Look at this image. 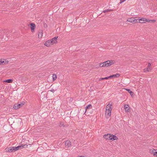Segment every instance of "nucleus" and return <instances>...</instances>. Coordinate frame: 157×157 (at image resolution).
Returning a JSON list of instances; mask_svg holds the SVG:
<instances>
[{"label":"nucleus","instance_id":"1","mask_svg":"<svg viewBox=\"0 0 157 157\" xmlns=\"http://www.w3.org/2000/svg\"><path fill=\"white\" fill-rule=\"evenodd\" d=\"M112 105V104H108L106 106L105 108V115H107L108 117L110 116L111 114Z\"/></svg>","mask_w":157,"mask_h":157},{"label":"nucleus","instance_id":"2","mask_svg":"<svg viewBox=\"0 0 157 157\" xmlns=\"http://www.w3.org/2000/svg\"><path fill=\"white\" fill-rule=\"evenodd\" d=\"M114 63V61L112 60H108L102 63V66L108 67L110 66Z\"/></svg>","mask_w":157,"mask_h":157},{"label":"nucleus","instance_id":"3","mask_svg":"<svg viewBox=\"0 0 157 157\" xmlns=\"http://www.w3.org/2000/svg\"><path fill=\"white\" fill-rule=\"evenodd\" d=\"M25 102L24 101H22L20 103H16L14 105L13 108L15 109H17L22 107V106L25 104Z\"/></svg>","mask_w":157,"mask_h":157},{"label":"nucleus","instance_id":"4","mask_svg":"<svg viewBox=\"0 0 157 157\" xmlns=\"http://www.w3.org/2000/svg\"><path fill=\"white\" fill-rule=\"evenodd\" d=\"M127 21H128L132 23V22H135V23H138V19H135V18L134 17H131L130 18H128Z\"/></svg>","mask_w":157,"mask_h":157},{"label":"nucleus","instance_id":"5","mask_svg":"<svg viewBox=\"0 0 157 157\" xmlns=\"http://www.w3.org/2000/svg\"><path fill=\"white\" fill-rule=\"evenodd\" d=\"M13 147H7L5 149V151L7 152H14V149H13Z\"/></svg>","mask_w":157,"mask_h":157},{"label":"nucleus","instance_id":"6","mask_svg":"<svg viewBox=\"0 0 157 157\" xmlns=\"http://www.w3.org/2000/svg\"><path fill=\"white\" fill-rule=\"evenodd\" d=\"M57 38L58 36L55 37L51 40H50V42L51 43V45L53 44H56L57 42Z\"/></svg>","mask_w":157,"mask_h":157},{"label":"nucleus","instance_id":"7","mask_svg":"<svg viewBox=\"0 0 157 157\" xmlns=\"http://www.w3.org/2000/svg\"><path fill=\"white\" fill-rule=\"evenodd\" d=\"M147 21V19L144 18L138 19V22L140 23H143L144 22V21Z\"/></svg>","mask_w":157,"mask_h":157},{"label":"nucleus","instance_id":"8","mask_svg":"<svg viewBox=\"0 0 157 157\" xmlns=\"http://www.w3.org/2000/svg\"><path fill=\"white\" fill-rule=\"evenodd\" d=\"M35 27V25L33 23H31L30 24V28L32 32L34 31V28Z\"/></svg>","mask_w":157,"mask_h":157},{"label":"nucleus","instance_id":"9","mask_svg":"<svg viewBox=\"0 0 157 157\" xmlns=\"http://www.w3.org/2000/svg\"><path fill=\"white\" fill-rule=\"evenodd\" d=\"M65 146L67 147H69L71 146V142L69 140H67L65 141Z\"/></svg>","mask_w":157,"mask_h":157},{"label":"nucleus","instance_id":"10","mask_svg":"<svg viewBox=\"0 0 157 157\" xmlns=\"http://www.w3.org/2000/svg\"><path fill=\"white\" fill-rule=\"evenodd\" d=\"M117 139L118 138L116 136L110 134V140H115Z\"/></svg>","mask_w":157,"mask_h":157},{"label":"nucleus","instance_id":"11","mask_svg":"<svg viewBox=\"0 0 157 157\" xmlns=\"http://www.w3.org/2000/svg\"><path fill=\"white\" fill-rule=\"evenodd\" d=\"M7 63V62L6 60L4 59H0V65L5 64Z\"/></svg>","mask_w":157,"mask_h":157},{"label":"nucleus","instance_id":"12","mask_svg":"<svg viewBox=\"0 0 157 157\" xmlns=\"http://www.w3.org/2000/svg\"><path fill=\"white\" fill-rule=\"evenodd\" d=\"M103 137L106 140H110V134H105L104 135Z\"/></svg>","mask_w":157,"mask_h":157},{"label":"nucleus","instance_id":"13","mask_svg":"<svg viewBox=\"0 0 157 157\" xmlns=\"http://www.w3.org/2000/svg\"><path fill=\"white\" fill-rule=\"evenodd\" d=\"M50 40L47 41L45 43L44 45L47 46H49L51 45V43L50 41Z\"/></svg>","mask_w":157,"mask_h":157},{"label":"nucleus","instance_id":"14","mask_svg":"<svg viewBox=\"0 0 157 157\" xmlns=\"http://www.w3.org/2000/svg\"><path fill=\"white\" fill-rule=\"evenodd\" d=\"M151 63H149L148 64L147 67L146 69H144V71H149L150 70H151L150 68V67L151 66Z\"/></svg>","mask_w":157,"mask_h":157},{"label":"nucleus","instance_id":"15","mask_svg":"<svg viewBox=\"0 0 157 157\" xmlns=\"http://www.w3.org/2000/svg\"><path fill=\"white\" fill-rule=\"evenodd\" d=\"M13 149H14V151H15L19 149H22L21 148V145L18 146L17 147H13Z\"/></svg>","mask_w":157,"mask_h":157},{"label":"nucleus","instance_id":"16","mask_svg":"<svg viewBox=\"0 0 157 157\" xmlns=\"http://www.w3.org/2000/svg\"><path fill=\"white\" fill-rule=\"evenodd\" d=\"M42 36V30H40L39 32V33L38 34V37L40 38H41Z\"/></svg>","mask_w":157,"mask_h":157},{"label":"nucleus","instance_id":"17","mask_svg":"<svg viewBox=\"0 0 157 157\" xmlns=\"http://www.w3.org/2000/svg\"><path fill=\"white\" fill-rule=\"evenodd\" d=\"M3 81L4 82H7L8 83H11L12 82L13 80L11 79H8L6 80H4Z\"/></svg>","mask_w":157,"mask_h":157},{"label":"nucleus","instance_id":"18","mask_svg":"<svg viewBox=\"0 0 157 157\" xmlns=\"http://www.w3.org/2000/svg\"><path fill=\"white\" fill-rule=\"evenodd\" d=\"M91 107H92V106H91V104H89L88 105L86 106L85 108L86 110H85V113H86V112L87 111V110L88 109H90L91 108Z\"/></svg>","mask_w":157,"mask_h":157},{"label":"nucleus","instance_id":"19","mask_svg":"<svg viewBox=\"0 0 157 157\" xmlns=\"http://www.w3.org/2000/svg\"><path fill=\"white\" fill-rule=\"evenodd\" d=\"M128 107H129V106L128 105H125L124 109L125 110V111L127 112L128 111V110H129Z\"/></svg>","mask_w":157,"mask_h":157},{"label":"nucleus","instance_id":"20","mask_svg":"<svg viewBox=\"0 0 157 157\" xmlns=\"http://www.w3.org/2000/svg\"><path fill=\"white\" fill-rule=\"evenodd\" d=\"M126 90L130 93V94L131 96L133 95L134 93L131 91L129 89H126Z\"/></svg>","mask_w":157,"mask_h":157},{"label":"nucleus","instance_id":"21","mask_svg":"<svg viewBox=\"0 0 157 157\" xmlns=\"http://www.w3.org/2000/svg\"><path fill=\"white\" fill-rule=\"evenodd\" d=\"M156 21V20H147V21L146 22H148L150 23H155Z\"/></svg>","mask_w":157,"mask_h":157},{"label":"nucleus","instance_id":"22","mask_svg":"<svg viewBox=\"0 0 157 157\" xmlns=\"http://www.w3.org/2000/svg\"><path fill=\"white\" fill-rule=\"evenodd\" d=\"M52 75H53L52 77H53V80H55L57 78L56 75L55 74H53Z\"/></svg>","mask_w":157,"mask_h":157},{"label":"nucleus","instance_id":"23","mask_svg":"<svg viewBox=\"0 0 157 157\" xmlns=\"http://www.w3.org/2000/svg\"><path fill=\"white\" fill-rule=\"evenodd\" d=\"M21 148L22 149L23 148H27V145L25 144L24 145H21Z\"/></svg>","mask_w":157,"mask_h":157},{"label":"nucleus","instance_id":"24","mask_svg":"<svg viewBox=\"0 0 157 157\" xmlns=\"http://www.w3.org/2000/svg\"><path fill=\"white\" fill-rule=\"evenodd\" d=\"M109 78V76L108 77H106L104 78H99V80H101L103 79H107Z\"/></svg>","mask_w":157,"mask_h":157},{"label":"nucleus","instance_id":"25","mask_svg":"<svg viewBox=\"0 0 157 157\" xmlns=\"http://www.w3.org/2000/svg\"><path fill=\"white\" fill-rule=\"evenodd\" d=\"M109 78H114L116 77V75H113L109 76Z\"/></svg>","mask_w":157,"mask_h":157},{"label":"nucleus","instance_id":"26","mask_svg":"<svg viewBox=\"0 0 157 157\" xmlns=\"http://www.w3.org/2000/svg\"><path fill=\"white\" fill-rule=\"evenodd\" d=\"M111 11V10L107 9V10H104L103 11V12L104 13H106V12H108L109 11Z\"/></svg>","mask_w":157,"mask_h":157},{"label":"nucleus","instance_id":"27","mask_svg":"<svg viewBox=\"0 0 157 157\" xmlns=\"http://www.w3.org/2000/svg\"><path fill=\"white\" fill-rule=\"evenodd\" d=\"M156 152V150L153 149V150L152 151H151V153H153L154 155V153H155V152Z\"/></svg>","mask_w":157,"mask_h":157},{"label":"nucleus","instance_id":"28","mask_svg":"<svg viewBox=\"0 0 157 157\" xmlns=\"http://www.w3.org/2000/svg\"><path fill=\"white\" fill-rule=\"evenodd\" d=\"M115 75H116V77H118L120 76V74L117 73H116Z\"/></svg>","mask_w":157,"mask_h":157},{"label":"nucleus","instance_id":"29","mask_svg":"<svg viewBox=\"0 0 157 157\" xmlns=\"http://www.w3.org/2000/svg\"><path fill=\"white\" fill-rule=\"evenodd\" d=\"M3 37H4V35H3V34H2V35L0 34V38H1V39L3 38Z\"/></svg>","mask_w":157,"mask_h":157},{"label":"nucleus","instance_id":"30","mask_svg":"<svg viewBox=\"0 0 157 157\" xmlns=\"http://www.w3.org/2000/svg\"><path fill=\"white\" fill-rule=\"evenodd\" d=\"M49 91L52 92L53 93L54 92V90L53 89H51L50 90H49L48 91V92H49Z\"/></svg>","mask_w":157,"mask_h":157},{"label":"nucleus","instance_id":"31","mask_svg":"<svg viewBox=\"0 0 157 157\" xmlns=\"http://www.w3.org/2000/svg\"><path fill=\"white\" fill-rule=\"evenodd\" d=\"M155 153H154V155L157 157V151L156 152H155Z\"/></svg>","mask_w":157,"mask_h":157},{"label":"nucleus","instance_id":"32","mask_svg":"<svg viewBox=\"0 0 157 157\" xmlns=\"http://www.w3.org/2000/svg\"><path fill=\"white\" fill-rule=\"evenodd\" d=\"M125 0H121V2H120V3H121L122 2H124Z\"/></svg>","mask_w":157,"mask_h":157},{"label":"nucleus","instance_id":"33","mask_svg":"<svg viewBox=\"0 0 157 157\" xmlns=\"http://www.w3.org/2000/svg\"><path fill=\"white\" fill-rule=\"evenodd\" d=\"M102 63H100V64L99 66H100V67H103V66H102Z\"/></svg>","mask_w":157,"mask_h":157},{"label":"nucleus","instance_id":"34","mask_svg":"<svg viewBox=\"0 0 157 157\" xmlns=\"http://www.w3.org/2000/svg\"><path fill=\"white\" fill-rule=\"evenodd\" d=\"M77 157H82V156H77Z\"/></svg>","mask_w":157,"mask_h":157},{"label":"nucleus","instance_id":"35","mask_svg":"<svg viewBox=\"0 0 157 157\" xmlns=\"http://www.w3.org/2000/svg\"><path fill=\"white\" fill-rule=\"evenodd\" d=\"M82 157H85V156H81Z\"/></svg>","mask_w":157,"mask_h":157},{"label":"nucleus","instance_id":"36","mask_svg":"<svg viewBox=\"0 0 157 157\" xmlns=\"http://www.w3.org/2000/svg\"><path fill=\"white\" fill-rule=\"evenodd\" d=\"M157 1V0H156Z\"/></svg>","mask_w":157,"mask_h":157}]
</instances>
